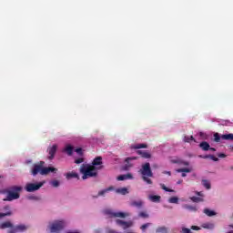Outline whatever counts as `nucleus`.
<instances>
[{
	"label": "nucleus",
	"mask_w": 233,
	"mask_h": 233,
	"mask_svg": "<svg viewBox=\"0 0 233 233\" xmlns=\"http://www.w3.org/2000/svg\"><path fill=\"white\" fill-rule=\"evenodd\" d=\"M50 173H57V168L52 167H45V161H40L37 164H34L31 168L32 176H37V174H40V176H48Z\"/></svg>",
	"instance_id": "nucleus-1"
},
{
	"label": "nucleus",
	"mask_w": 233,
	"mask_h": 233,
	"mask_svg": "<svg viewBox=\"0 0 233 233\" xmlns=\"http://www.w3.org/2000/svg\"><path fill=\"white\" fill-rule=\"evenodd\" d=\"M21 192H23L22 186H11L4 193L6 194L4 201H15L21 198Z\"/></svg>",
	"instance_id": "nucleus-2"
},
{
	"label": "nucleus",
	"mask_w": 233,
	"mask_h": 233,
	"mask_svg": "<svg viewBox=\"0 0 233 233\" xmlns=\"http://www.w3.org/2000/svg\"><path fill=\"white\" fill-rule=\"evenodd\" d=\"M80 174H83L82 179H88V177H96L97 176V169L90 164H83L80 167Z\"/></svg>",
	"instance_id": "nucleus-3"
},
{
	"label": "nucleus",
	"mask_w": 233,
	"mask_h": 233,
	"mask_svg": "<svg viewBox=\"0 0 233 233\" xmlns=\"http://www.w3.org/2000/svg\"><path fill=\"white\" fill-rule=\"evenodd\" d=\"M139 172L142 175L143 181L147 183V185H152V179L148 178L154 177V173H152V168H150V163H146L142 165Z\"/></svg>",
	"instance_id": "nucleus-4"
},
{
	"label": "nucleus",
	"mask_w": 233,
	"mask_h": 233,
	"mask_svg": "<svg viewBox=\"0 0 233 233\" xmlns=\"http://www.w3.org/2000/svg\"><path fill=\"white\" fill-rule=\"evenodd\" d=\"M66 227V222L63 219L54 220L48 225L50 233H59L61 232V230H64Z\"/></svg>",
	"instance_id": "nucleus-5"
},
{
	"label": "nucleus",
	"mask_w": 233,
	"mask_h": 233,
	"mask_svg": "<svg viewBox=\"0 0 233 233\" xmlns=\"http://www.w3.org/2000/svg\"><path fill=\"white\" fill-rule=\"evenodd\" d=\"M105 216H107V218H128L130 216V213H125L121 211L114 212L112 209H105L104 210Z\"/></svg>",
	"instance_id": "nucleus-6"
},
{
	"label": "nucleus",
	"mask_w": 233,
	"mask_h": 233,
	"mask_svg": "<svg viewBox=\"0 0 233 233\" xmlns=\"http://www.w3.org/2000/svg\"><path fill=\"white\" fill-rule=\"evenodd\" d=\"M213 141H215V143H221L222 141H233V134L229 133L220 136L219 133H215L213 135Z\"/></svg>",
	"instance_id": "nucleus-7"
},
{
	"label": "nucleus",
	"mask_w": 233,
	"mask_h": 233,
	"mask_svg": "<svg viewBox=\"0 0 233 233\" xmlns=\"http://www.w3.org/2000/svg\"><path fill=\"white\" fill-rule=\"evenodd\" d=\"M45 185V181L38 182V183H27L25 184V190L26 192H35L41 188Z\"/></svg>",
	"instance_id": "nucleus-8"
},
{
	"label": "nucleus",
	"mask_w": 233,
	"mask_h": 233,
	"mask_svg": "<svg viewBox=\"0 0 233 233\" xmlns=\"http://www.w3.org/2000/svg\"><path fill=\"white\" fill-rule=\"evenodd\" d=\"M116 223L119 227H122L123 230H127V228H130V227L134 226V222L132 220L125 221V220H121V219H116Z\"/></svg>",
	"instance_id": "nucleus-9"
},
{
	"label": "nucleus",
	"mask_w": 233,
	"mask_h": 233,
	"mask_svg": "<svg viewBox=\"0 0 233 233\" xmlns=\"http://www.w3.org/2000/svg\"><path fill=\"white\" fill-rule=\"evenodd\" d=\"M28 230V226L25 224H20L17 226H15L11 230L10 233H19V232H26Z\"/></svg>",
	"instance_id": "nucleus-10"
},
{
	"label": "nucleus",
	"mask_w": 233,
	"mask_h": 233,
	"mask_svg": "<svg viewBox=\"0 0 233 233\" xmlns=\"http://www.w3.org/2000/svg\"><path fill=\"white\" fill-rule=\"evenodd\" d=\"M101 165H103V158L101 157H96L93 162L91 167H94L95 169L101 168Z\"/></svg>",
	"instance_id": "nucleus-11"
},
{
	"label": "nucleus",
	"mask_w": 233,
	"mask_h": 233,
	"mask_svg": "<svg viewBox=\"0 0 233 233\" xmlns=\"http://www.w3.org/2000/svg\"><path fill=\"white\" fill-rule=\"evenodd\" d=\"M14 227H15L14 224H12V222L10 221H5L0 224V228H2V230H5V228H8L7 233H10V231L12 230V228H14Z\"/></svg>",
	"instance_id": "nucleus-12"
},
{
	"label": "nucleus",
	"mask_w": 233,
	"mask_h": 233,
	"mask_svg": "<svg viewBox=\"0 0 233 233\" xmlns=\"http://www.w3.org/2000/svg\"><path fill=\"white\" fill-rule=\"evenodd\" d=\"M47 152H48L47 158L52 160L54 159V156H56V153L57 152V147H51L47 149Z\"/></svg>",
	"instance_id": "nucleus-13"
},
{
	"label": "nucleus",
	"mask_w": 233,
	"mask_h": 233,
	"mask_svg": "<svg viewBox=\"0 0 233 233\" xmlns=\"http://www.w3.org/2000/svg\"><path fill=\"white\" fill-rule=\"evenodd\" d=\"M136 159H137L136 157L126 158V164L124 166V170H129L130 168H132L133 165H132V163H130V161H134Z\"/></svg>",
	"instance_id": "nucleus-14"
},
{
	"label": "nucleus",
	"mask_w": 233,
	"mask_h": 233,
	"mask_svg": "<svg viewBox=\"0 0 233 233\" xmlns=\"http://www.w3.org/2000/svg\"><path fill=\"white\" fill-rule=\"evenodd\" d=\"M147 199H149V201H151L152 203H160L161 202V196L149 195L147 197Z\"/></svg>",
	"instance_id": "nucleus-15"
},
{
	"label": "nucleus",
	"mask_w": 233,
	"mask_h": 233,
	"mask_svg": "<svg viewBox=\"0 0 233 233\" xmlns=\"http://www.w3.org/2000/svg\"><path fill=\"white\" fill-rule=\"evenodd\" d=\"M127 179H134V177L130 173L117 177V181H127Z\"/></svg>",
	"instance_id": "nucleus-16"
},
{
	"label": "nucleus",
	"mask_w": 233,
	"mask_h": 233,
	"mask_svg": "<svg viewBox=\"0 0 233 233\" xmlns=\"http://www.w3.org/2000/svg\"><path fill=\"white\" fill-rule=\"evenodd\" d=\"M177 172L182 173L181 174L182 177H187V174H190V172H192V168H188V167L179 168V169H177Z\"/></svg>",
	"instance_id": "nucleus-17"
},
{
	"label": "nucleus",
	"mask_w": 233,
	"mask_h": 233,
	"mask_svg": "<svg viewBox=\"0 0 233 233\" xmlns=\"http://www.w3.org/2000/svg\"><path fill=\"white\" fill-rule=\"evenodd\" d=\"M131 207H136L137 208H141L143 205H145V202L143 200H133L130 203Z\"/></svg>",
	"instance_id": "nucleus-18"
},
{
	"label": "nucleus",
	"mask_w": 233,
	"mask_h": 233,
	"mask_svg": "<svg viewBox=\"0 0 233 233\" xmlns=\"http://www.w3.org/2000/svg\"><path fill=\"white\" fill-rule=\"evenodd\" d=\"M115 192L116 194H120L121 196H127V194H128V188H127V187H118V188L115 189Z\"/></svg>",
	"instance_id": "nucleus-19"
},
{
	"label": "nucleus",
	"mask_w": 233,
	"mask_h": 233,
	"mask_svg": "<svg viewBox=\"0 0 233 233\" xmlns=\"http://www.w3.org/2000/svg\"><path fill=\"white\" fill-rule=\"evenodd\" d=\"M110 190H114V187H110L106 189L98 191L97 196H96V198H100L101 196L105 197V194H108V192H110Z\"/></svg>",
	"instance_id": "nucleus-20"
},
{
	"label": "nucleus",
	"mask_w": 233,
	"mask_h": 233,
	"mask_svg": "<svg viewBox=\"0 0 233 233\" xmlns=\"http://www.w3.org/2000/svg\"><path fill=\"white\" fill-rule=\"evenodd\" d=\"M216 225L212 222H207L202 224V228H207L208 230H214Z\"/></svg>",
	"instance_id": "nucleus-21"
},
{
	"label": "nucleus",
	"mask_w": 233,
	"mask_h": 233,
	"mask_svg": "<svg viewBox=\"0 0 233 233\" xmlns=\"http://www.w3.org/2000/svg\"><path fill=\"white\" fill-rule=\"evenodd\" d=\"M171 163H177L178 165H184L185 167H188V162L183 161L180 158H172Z\"/></svg>",
	"instance_id": "nucleus-22"
},
{
	"label": "nucleus",
	"mask_w": 233,
	"mask_h": 233,
	"mask_svg": "<svg viewBox=\"0 0 233 233\" xmlns=\"http://www.w3.org/2000/svg\"><path fill=\"white\" fill-rule=\"evenodd\" d=\"M64 154H67V156H72L74 154V147H66L62 149Z\"/></svg>",
	"instance_id": "nucleus-23"
},
{
	"label": "nucleus",
	"mask_w": 233,
	"mask_h": 233,
	"mask_svg": "<svg viewBox=\"0 0 233 233\" xmlns=\"http://www.w3.org/2000/svg\"><path fill=\"white\" fill-rule=\"evenodd\" d=\"M199 157H201L202 159H212V161H219V159L216 157H214V155H200Z\"/></svg>",
	"instance_id": "nucleus-24"
},
{
	"label": "nucleus",
	"mask_w": 233,
	"mask_h": 233,
	"mask_svg": "<svg viewBox=\"0 0 233 233\" xmlns=\"http://www.w3.org/2000/svg\"><path fill=\"white\" fill-rule=\"evenodd\" d=\"M137 153H138L139 156H142L146 159H149V157H150V153H148L145 150H137Z\"/></svg>",
	"instance_id": "nucleus-25"
},
{
	"label": "nucleus",
	"mask_w": 233,
	"mask_h": 233,
	"mask_svg": "<svg viewBox=\"0 0 233 233\" xmlns=\"http://www.w3.org/2000/svg\"><path fill=\"white\" fill-rule=\"evenodd\" d=\"M184 208H186V210H188L189 212H198V208H196V206H190V205H184Z\"/></svg>",
	"instance_id": "nucleus-26"
},
{
	"label": "nucleus",
	"mask_w": 233,
	"mask_h": 233,
	"mask_svg": "<svg viewBox=\"0 0 233 233\" xmlns=\"http://www.w3.org/2000/svg\"><path fill=\"white\" fill-rule=\"evenodd\" d=\"M156 233H168V228L162 226L156 229Z\"/></svg>",
	"instance_id": "nucleus-27"
},
{
	"label": "nucleus",
	"mask_w": 233,
	"mask_h": 233,
	"mask_svg": "<svg viewBox=\"0 0 233 233\" xmlns=\"http://www.w3.org/2000/svg\"><path fill=\"white\" fill-rule=\"evenodd\" d=\"M66 179H72V177H79V175L76 172H69L66 175Z\"/></svg>",
	"instance_id": "nucleus-28"
},
{
	"label": "nucleus",
	"mask_w": 233,
	"mask_h": 233,
	"mask_svg": "<svg viewBox=\"0 0 233 233\" xmlns=\"http://www.w3.org/2000/svg\"><path fill=\"white\" fill-rule=\"evenodd\" d=\"M204 214H206V216H208L209 218H212V216H216V212L208 208L204 209Z\"/></svg>",
	"instance_id": "nucleus-29"
},
{
	"label": "nucleus",
	"mask_w": 233,
	"mask_h": 233,
	"mask_svg": "<svg viewBox=\"0 0 233 233\" xmlns=\"http://www.w3.org/2000/svg\"><path fill=\"white\" fill-rule=\"evenodd\" d=\"M185 143H191V141H196L194 136H185L184 137Z\"/></svg>",
	"instance_id": "nucleus-30"
},
{
	"label": "nucleus",
	"mask_w": 233,
	"mask_h": 233,
	"mask_svg": "<svg viewBox=\"0 0 233 233\" xmlns=\"http://www.w3.org/2000/svg\"><path fill=\"white\" fill-rule=\"evenodd\" d=\"M190 199H191V201H193V203L203 202V198H200V197H191Z\"/></svg>",
	"instance_id": "nucleus-31"
},
{
	"label": "nucleus",
	"mask_w": 233,
	"mask_h": 233,
	"mask_svg": "<svg viewBox=\"0 0 233 233\" xmlns=\"http://www.w3.org/2000/svg\"><path fill=\"white\" fill-rule=\"evenodd\" d=\"M168 203H173L175 205H177L179 203V198L177 197H172L168 199Z\"/></svg>",
	"instance_id": "nucleus-32"
},
{
	"label": "nucleus",
	"mask_w": 233,
	"mask_h": 233,
	"mask_svg": "<svg viewBox=\"0 0 233 233\" xmlns=\"http://www.w3.org/2000/svg\"><path fill=\"white\" fill-rule=\"evenodd\" d=\"M202 185L205 187V188H207V190H210L211 186L208 180H202Z\"/></svg>",
	"instance_id": "nucleus-33"
},
{
	"label": "nucleus",
	"mask_w": 233,
	"mask_h": 233,
	"mask_svg": "<svg viewBox=\"0 0 233 233\" xmlns=\"http://www.w3.org/2000/svg\"><path fill=\"white\" fill-rule=\"evenodd\" d=\"M50 185L53 186L54 188H57V187H59V185H60V182H59V180H52L50 182Z\"/></svg>",
	"instance_id": "nucleus-34"
},
{
	"label": "nucleus",
	"mask_w": 233,
	"mask_h": 233,
	"mask_svg": "<svg viewBox=\"0 0 233 233\" xmlns=\"http://www.w3.org/2000/svg\"><path fill=\"white\" fill-rule=\"evenodd\" d=\"M198 136L199 139H208V136L203 132H199Z\"/></svg>",
	"instance_id": "nucleus-35"
},
{
	"label": "nucleus",
	"mask_w": 233,
	"mask_h": 233,
	"mask_svg": "<svg viewBox=\"0 0 233 233\" xmlns=\"http://www.w3.org/2000/svg\"><path fill=\"white\" fill-rule=\"evenodd\" d=\"M160 187H161L162 190H165V192H174L173 189L167 187V186H165V184H160Z\"/></svg>",
	"instance_id": "nucleus-36"
},
{
	"label": "nucleus",
	"mask_w": 233,
	"mask_h": 233,
	"mask_svg": "<svg viewBox=\"0 0 233 233\" xmlns=\"http://www.w3.org/2000/svg\"><path fill=\"white\" fill-rule=\"evenodd\" d=\"M106 233H121V231H117L116 229L110 228H106Z\"/></svg>",
	"instance_id": "nucleus-37"
},
{
	"label": "nucleus",
	"mask_w": 233,
	"mask_h": 233,
	"mask_svg": "<svg viewBox=\"0 0 233 233\" xmlns=\"http://www.w3.org/2000/svg\"><path fill=\"white\" fill-rule=\"evenodd\" d=\"M7 212H11V216H12V209L10 208V206H5L4 208V214H7Z\"/></svg>",
	"instance_id": "nucleus-38"
},
{
	"label": "nucleus",
	"mask_w": 233,
	"mask_h": 233,
	"mask_svg": "<svg viewBox=\"0 0 233 233\" xmlns=\"http://www.w3.org/2000/svg\"><path fill=\"white\" fill-rule=\"evenodd\" d=\"M202 150L204 152H207L208 150H212L214 152L216 149L214 147H202Z\"/></svg>",
	"instance_id": "nucleus-39"
},
{
	"label": "nucleus",
	"mask_w": 233,
	"mask_h": 233,
	"mask_svg": "<svg viewBox=\"0 0 233 233\" xmlns=\"http://www.w3.org/2000/svg\"><path fill=\"white\" fill-rule=\"evenodd\" d=\"M138 218H148V214L147 212H140L138 214Z\"/></svg>",
	"instance_id": "nucleus-40"
},
{
	"label": "nucleus",
	"mask_w": 233,
	"mask_h": 233,
	"mask_svg": "<svg viewBox=\"0 0 233 233\" xmlns=\"http://www.w3.org/2000/svg\"><path fill=\"white\" fill-rule=\"evenodd\" d=\"M75 152H76V154L78 156H83V148L82 147H78L75 150Z\"/></svg>",
	"instance_id": "nucleus-41"
},
{
	"label": "nucleus",
	"mask_w": 233,
	"mask_h": 233,
	"mask_svg": "<svg viewBox=\"0 0 233 233\" xmlns=\"http://www.w3.org/2000/svg\"><path fill=\"white\" fill-rule=\"evenodd\" d=\"M150 223H146L144 225L141 226V230H143V232H145V230H147V228H148Z\"/></svg>",
	"instance_id": "nucleus-42"
},
{
	"label": "nucleus",
	"mask_w": 233,
	"mask_h": 233,
	"mask_svg": "<svg viewBox=\"0 0 233 233\" xmlns=\"http://www.w3.org/2000/svg\"><path fill=\"white\" fill-rule=\"evenodd\" d=\"M85 161V159L83 157L77 158L75 160V163L76 165H80V163H83Z\"/></svg>",
	"instance_id": "nucleus-43"
},
{
	"label": "nucleus",
	"mask_w": 233,
	"mask_h": 233,
	"mask_svg": "<svg viewBox=\"0 0 233 233\" xmlns=\"http://www.w3.org/2000/svg\"><path fill=\"white\" fill-rule=\"evenodd\" d=\"M6 216H12V212L8 211L7 213H0V218H5Z\"/></svg>",
	"instance_id": "nucleus-44"
},
{
	"label": "nucleus",
	"mask_w": 233,
	"mask_h": 233,
	"mask_svg": "<svg viewBox=\"0 0 233 233\" xmlns=\"http://www.w3.org/2000/svg\"><path fill=\"white\" fill-rule=\"evenodd\" d=\"M198 147H210V144H208V142H201Z\"/></svg>",
	"instance_id": "nucleus-45"
},
{
	"label": "nucleus",
	"mask_w": 233,
	"mask_h": 233,
	"mask_svg": "<svg viewBox=\"0 0 233 233\" xmlns=\"http://www.w3.org/2000/svg\"><path fill=\"white\" fill-rule=\"evenodd\" d=\"M218 157L223 158V157H227V155L225 153H218Z\"/></svg>",
	"instance_id": "nucleus-46"
},
{
	"label": "nucleus",
	"mask_w": 233,
	"mask_h": 233,
	"mask_svg": "<svg viewBox=\"0 0 233 233\" xmlns=\"http://www.w3.org/2000/svg\"><path fill=\"white\" fill-rule=\"evenodd\" d=\"M197 196H199V198H205V194H203V192H202V191H200V192H197Z\"/></svg>",
	"instance_id": "nucleus-47"
},
{
	"label": "nucleus",
	"mask_w": 233,
	"mask_h": 233,
	"mask_svg": "<svg viewBox=\"0 0 233 233\" xmlns=\"http://www.w3.org/2000/svg\"><path fill=\"white\" fill-rule=\"evenodd\" d=\"M191 228H192V230H201V228H199L198 226H192Z\"/></svg>",
	"instance_id": "nucleus-48"
},
{
	"label": "nucleus",
	"mask_w": 233,
	"mask_h": 233,
	"mask_svg": "<svg viewBox=\"0 0 233 233\" xmlns=\"http://www.w3.org/2000/svg\"><path fill=\"white\" fill-rule=\"evenodd\" d=\"M95 233H101L103 232V229L101 228H98L94 230Z\"/></svg>",
	"instance_id": "nucleus-49"
},
{
	"label": "nucleus",
	"mask_w": 233,
	"mask_h": 233,
	"mask_svg": "<svg viewBox=\"0 0 233 233\" xmlns=\"http://www.w3.org/2000/svg\"><path fill=\"white\" fill-rule=\"evenodd\" d=\"M28 199L36 201V199H38V198L35 196H31V197H28Z\"/></svg>",
	"instance_id": "nucleus-50"
},
{
	"label": "nucleus",
	"mask_w": 233,
	"mask_h": 233,
	"mask_svg": "<svg viewBox=\"0 0 233 233\" xmlns=\"http://www.w3.org/2000/svg\"><path fill=\"white\" fill-rule=\"evenodd\" d=\"M66 233H81V232L69 230V231H67Z\"/></svg>",
	"instance_id": "nucleus-51"
},
{
	"label": "nucleus",
	"mask_w": 233,
	"mask_h": 233,
	"mask_svg": "<svg viewBox=\"0 0 233 233\" xmlns=\"http://www.w3.org/2000/svg\"><path fill=\"white\" fill-rule=\"evenodd\" d=\"M137 147H147V144H139V145H137Z\"/></svg>",
	"instance_id": "nucleus-52"
},
{
	"label": "nucleus",
	"mask_w": 233,
	"mask_h": 233,
	"mask_svg": "<svg viewBox=\"0 0 233 233\" xmlns=\"http://www.w3.org/2000/svg\"><path fill=\"white\" fill-rule=\"evenodd\" d=\"M164 174H168V176H170V171H166Z\"/></svg>",
	"instance_id": "nucleus-53"
},
{
	"label": "nucleus",
	"mask_w": 233,
	"mask_h": 233,
	"mask_svg": "<svg viewBox=\"0 0 233 233\" xmlns=\"http://www.w3.org/2000/svg\"><path fill=\"white\" fill-rule=\"evenodd\" d=\"M177 185H181V180H179L178 182H177Z\"/></svg>",
	"instance_id": "nucleus-54"
},
{
	"label": "nucleus",
	"mask_w": 233,
	"mask_h": 233,
	"mask_svg": "<svg viewBox=\"0 0 233 233\" xmlns=\"http://www.w3.org/2000/svg\"><path fill=\"white\" fill-rule=\"evenodd\" d=\"M136 149H137V148H143L142 147H135Z\"/></svg>",
	"instance_id": "nucleus-55"
},
{
	"label": "nucleus",
	"mask_w": 233,
	"mask_h": 233,
	"mask_svg": "<svg viewBox=\"0 0 233 233\" xmlns=\"http://www.w3.org/2000/svg\"><path fill=\"white\" fill-rule=\"evenodd\" d=\"M66 147H72V145H66Z\"/></svg>",
	"instance_id": "nucleus-56"
},
{
	"label": "nucleus",
	"mask_w": 233,
	"mask_h": 233,
	"mask_svg": "<svg viewBox=\"0 0 233 233\" xmlns=\"http://www.w3.org/2000/svg\"><path fill=\"white\" fill-rule=\"evenodd\" d=\"M232 152H233V147L231 148Z\"/></svg>",
	"instance_id": "nucleus-57"
},
{
	"label": "nucleus",
	"mask_w": 233,
	"mask_h": 233,
	"mask_svg": "<svg viewBox=\"0 0 233 233\" xmlns=\"http://www.w3.org/2000/svg\"><path fill=\"white\" fill-rule=\"evenodd\" d=\"M53 147H56V145H53Z\"/></svg>",
	"instance_id": "nucleus-58"
},
{
	"label": "nucleus",
	"mask_w": 233,
	"mask_h": 233,
	"mask_svg": "<svg viewBox=\"0 0 233 233\" xmlns=\"http://www.w3.org/2000/svg\"><path fill=\"white\" fill-rule=\"evenodd\" d=\"M231 228H233V225L231 226Z\"/></svg>",
	"instance_id": "nucleus-59"
}]
</instances>
